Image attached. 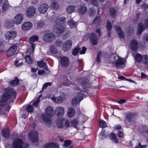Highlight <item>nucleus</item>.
<instances>
[{
    "instance_id": "obj_1",
    "label": "nucleus",
    "mask_w": 148,
    "mask_h": 148,
    "mask_svg": "<svg viewBox=\"0 0 148 148\" xmlns=\"http://www.w3.org/2000/svg\"><path fill=\"white\" fill-rule=\"evenodd\" d=\"M16 95V92L13 88H8L7 91L2 96L1 101L0 102V107H3L5 105V101L12 96L15 99Z\"/></svg>"
},
{
    "instance_id": "obj_2",
    "label": "nucleus",
    "mask_w": 148,
    "mask_h": 148,
    "mask_svg": "<svg viewBox=\"0 0 148 148\" xmlns=\"http://www.w3.org/2000/svg\"><path fill=\"white\" fill-rule=\"evenodd\" d=\"M66 22V19L64 17L57 18L56 21V24L54 26V31L58 33L63 32L65 30V27L63 25Z\"/></svg>"
},
{
    "instance_id": "obj_3",
    "label": "nucleus",
    "mask_w": 148,
    "mask_h": 148,
    "mask_svg": "<svg viewBox=\"0 0 148 148\" xmlns=\"http://www.w3.org/2000/svg\"><path fill=\"white\" fill-rule=\"evenodd\" d=\"M53 110L52 107L48 106L45 109V114L42 115V119L47 124V125H50L51 124V122L50 117L53 116Z\"/></svg>"
},
{
    "instance_id": "obj_4",
    "label": "nucleus",
    "mask_w": 148,
    "mask_h": 148,
    "mask_svg": "<svg viewBox=\"0 0 148 148\" xmlns=\"http://www.w3.org/2000/svg\"><path fill=\"white\" fill-rule=\"evenodd\" d=\"M114 61L112 62L113 65H115V67L117 68H123L125 66L126 60L122 58H119L117 55H115L113 56Z\"/></svg>"
},
{
    "instance_id": "obj_5",
    "label": "nucleus",
    "mask_w": 148,
    "mask_h": 148,
    "mask_svg": "<svg viewBox=\"0 0 148 148\" xmlns=\"http://www.w3.org/2000/svg\"><path fill=\"white\" fill-rule=\"evenodd\" d=\"M38 37L37 36H33L31 37L29 39V41L30 42L32 48H27L26 52L27 55L31 54H33L36 46V44H33L32 43L37 40L38 39Z\"/></svg>"
},
{
    "instance_id": "obj_6",
    "label": "nucleus",
    "mask_w": 148,
    "mask_h": 148,
    "mask_svg": "<svg viewBox=\"0 0 148 148\" xmlns=\"http://www.w3.org/2000/svg\"><path fill=\"white\" fill-rule=\"evenodd\" d=\"M28 146V144L24 143L22 140L19 138L16 139L13 144L14 148H27Z\"/></svg>"
},
{
    "instance_id": "obj_7",
    "label": "nucleus",
    "mask_w": 148,
    "mask_h": 148,
    "mask_svg": "<svg viewBox=\"0 0 148 148\" xmlns=\"http://www.w3.org/2000/svg\"><path fill=\"white\" fill-rule=\"evenodd\" d=\"M79 94L77 96L74 97L72 100V103L73 106H76L77 105L78 102H79L83 98L85 97V95L82 91L80 90V92H78Z\"/></svg>"
},
{
    "instance_id": "obj_8",
    "label": "nucleus",
    "mask_w": 148,
    "mask_h": 148,
    "mask_svg": "<svg viewBox=\"0 0 148 148\" xmlns=\"http://www.w3.org/2000/svg\"><path fill=\"white\" fill-rule=\"evenodd\" d=\"M44 40L47 42H51L55 39V35L52 32H46L43 36Z\"/></svg>"
},
{
    "instance_id": "obj_9",
    "label": "nucleus",
    "mask_w": 148,
    "mask_h": 148,
    "mask_svg": "<svg viewBox=\"0 0 148 148\" xmlns=\"http://www.w3.org/2000/svg\"><path fill=\"white\" fill-rule=\"evenodd\" d=\"M56 122L57 126L59 128H62L64 126L66 127H67L69 126V121L65 119H57Z\"/></svg>"
},
{
    "instance_id": "obj_10",
    "label": "nucleus",
    "mask_w": 148,
    "mask_h": 148,
    "mask_svg": "<svg viewBox=\"0 0 148 148\" xmlns=\"http://www.w3.org/2000/svg\"><path fill=\"white\" fill-rule=\"evenodd\" d=\"M29 136L32 142L35 143L38 141V134L37 131L33 130L29 132Z\"/></svg>"
},
{
    "instance_id": "obj_11",
    "label": "nucleus",
    "mask_w": 148,
    "mask_h": 148,
    "mask_svg": "<svg viewBox=\"0 0 148 148\" xmlns=\"http://www.w3.org/2000/svg\"><path fill=\"white\" fill-rule=\"evenodd\" d=\"M136 117V114H130L127 115L125 121V124L129 126L132 123Z\"/></svg>"
},
{
    "instance_id": "obj_12",
    "label": "nucleus",
    "mask_w": 148,
    "mask_h": 148,
    "mask_svg": "<svg viewBox=\"0 0 148 148\" xmlns=\"http://www.w3.org/2000/svg\"><path fill=\"white\" fill-rule=\"evenodd\" d=\"M60 62L61 65L63 67H67L69 64V60L68 57H60Z\"/></svg>"
},
{
    "instance_id": "obj_13",
    "label": "nucleus",
    "mask_w": 148,
    "mask_h": 148,
    "mask_svg": "<svg viewBox=\"0 0 148 148\" xmlns=\"http://www.w3.org/2000/svg\"><path fill=\"white\" fill-rule=\"evenodd\" d=\"M17 49V46L15 45H12L7 51L6 55L8 57H10L14 55Z\"/></svg>"
},
{
    "instance_id": "obj_14",
    "label": "nucleus",
    "mask_w": 148,
    "mask_h": 148,
    "mask_svg": "<svg viewBox=\"0 0 148 148\" xmlns=\"http://www.w3.org/2000/svg\"><path fill=\"white\" fill-rule=\"evenodd\" d=\"M72 42L70 40H69L65 42L62 46V49L65 51H67L70 49L72 46Z\"/></svg>"
},
{
    "instance_id": "obj_15",
    "label": "nucleus",
    "mask_w": 148,
    "mask_h": 148,
    "mask_svg": "<svg viewBox=\"0 0 148 148\" xmlns=\"http://www.w3.org/2000/svg\"><path fill=\"white\" fill-rule=\"evenodd\" d=\"M23 19V14H18L14 17L13 21L14 23L16 24H19L21 23Z\"/></svg>"
},
{
    "instance_id": "obj_16",
    "label": "nucleus",
    "mask_w": 148,
    "mask_h": 148,
    "mask_svg": "<svg viewBox=\"0 0 148 148\" xmlns=\"http://www.w3.org/2000/svg\"><path fill=\"white\" fill-rule=\"evenodd\" d=\"M36 8L33 6H30L26 10V14L29 17L33 16L36 12Z\"/></svg>"
},
{
    "instance_id": "obj_17",
    "label": "nucleus",
    "mask_w": 148,
    "mask_h": 148,
    "mask_svg": "<svg viewBox=\"0 0 148 148\" xmlns=\"http://www.w3.org/2000/svg\"><path fill=\"white\" fill-rule=\"evenodd\" d=\"M48 8L49 6L47 4H42L38 8L39 12L40 14H45L47 12Z\"/></svg>"
},
{
    "instance_id": "obj_18",
    "label": "nucleus",
    "mask_w": 148,
    "mask_h": 148,
    "mask_svg": "<svg viewBox=\"0 0 148 148\" xmlns=\"http://www.w3.org/2000/svg\"><path fill=\"white\" fill-rule=\"evenodd\" d=\"M64 109L62 107H58L55 109V113L58 116H62L64 114Z\"/></svg>"
},
{
    "instance_id": "obj_19",
    "label": "nucleus",
    "mask_w": 148,
    "mask_h": 148,
    "mask_svg": "<svg viewBox=\"0 0 148 148\" xmlns=\"http://www.w3.org/2000/svg\"><path fill=\"white\" fill-rule=\"evenodd\" d=\"M32 27V24L30 22L26 21L22 25V28L24 30L31 29Z\"/></svg>"
},
{
    "instance_id": "obj_20",
    "label": "nucleus",
    "mask_w": 148,
    "mask_h": 148,
    "mask_svg": "<svg viewBox=\"0 0 148 148\" xmlns=\"http://www.w3.org/2000/svg\"><path fill=\"white\" fill-rule=\"evenodd\" d=\"M16 35V33L15 32H8L6 33L5 37L7 39H13Z\"/></svg>"
},
{
    "instance_id": "obj_21",
    "label": "nucleus",
    "mask_w": 148,
    "mask_h": 148,
    "mask_svg": "<svg viewBox=\"0 0 148 148\" xmlns=\"http://www.w3.org/2000/svg\"><path fill=\"white\" fill-rule=\"evenodd\" d=\"M131 49L136 52L138 49V44L137 41L133 39L132 40L130 43Z\"/></svg>"
},
{
    "instance_id": "obj_22",
    "label": "nucleus",
    "mask_w": 148,
    "mask_h": 148,
    "mask_svg": "<svg viewBox=\"0 0 148 148\" xmlns=\"http://www.w3.org/2000/svg\"><path fill=\"white\" fill-rule=\"evenodd\" d=\"M90 41L93 45H96L97 44L98 40L96 34L92 33L90 36Z\"/></svg>"
},
{
    "instance_id": "obj_23",
    "label": "nucleus",
    "mask_w": 148,
    "mask_h": 148,
    "mask_svg": "<svg viewBox=\"0 0 148 148\" xmlns=\"http://www.w3.org/2000/svg\"><path fill=\"white\" fill-rule=\"evenodd\" d=\"M116 30L118 32L119 36L122 39L124 38V36L123 32L122 31L121 28L119 26H116L115 27Z\"/></svg>"
},
{
    "instance_id": "obj_24",
    "label": "nucleus",
    "mask_w": 148,
    "mask_h": 148,
    "mask_svg": "<svg viewBox=\"0 0 148 148\" xmlns=\"http://www.w3.org/2000/svg\"><path fill=\"white\" fill-rule=\"evenodd\" d=\"M44 148H59L58 146L53 143H48L45 145Z\"/></svg>"
},
{
    "instance_id": "obj_25",
    "label": "nucleus",
    "mask_w": 148,
    "mask_h": 148,
    "mask_svg": "<svg viewBox=\"0 0 148 148\" xmlns=\"http://www.w3.org/2000/svg\"><path fill=\"white\" fill-rule=\"evenodd\" d=\"M138 34L140 35L145 29L144 25L142 23H139L138 25Z\"/></svg>"
},
{
    "instance_id": "obj_26",
    "label": "nucleus",
    "mask_w": 148,
    "mask_h": 148,
    "mask_svg": "<svg viewBox=\"0 0 148 148\" xmlns=\"http://www.w3.org/2000/svg\"><path fill=\"white\" fill-rule=\"evenodd\" d=\"M51 99L54 102L58 103H62L63 101L62 98L60 97H53Z\"/></svg>"
},
{
    "instance_id": "obj_27",
    "label": "nucleus",
    "mask_w": 148,
    "mask_h": 148,
    "mask_svg": "<svg viewBox=\"0 0 148 148\" xmlns=\"http://www.w3.org/2000/svg\"><path fill=\"white\" fill-rule=\"evenodd\" d=\"M67 23L71 28H75L77 25V22L74 21L72 19L69 20L67 22Z\"/></svg>"
},
{
    "instance_id": "obj_28",
    "label": "nucleus",
    "mask_w": 148,
    "mask_h": 148,
    "mask_svg": "<svg viewBox=\"0 0 148 148\" xmlns=\"http://www.w3.org/2000/svg\"><path fill=\"white\" fill-rule=\"evenodd\" d=\"M87 8L85 6H82L78 10L77 12L81 14H84L87 11Z\"/></svg>"
},
{
    "instance_id": "obj_29",
    "label": "nucleus",
    "mask_w": 148,
    "mask_h": 148,
    "mask_svg": "<svg viewBox=\"0 0 148 148\" xmlns=\"http://www.w3.org/2000/svg\"><path fill=\"white\" fill-rule=\"evenodd\" d=\"M2 133L3 136L5 138H8L9 136V130L8 129H3L2 130Z\"/></svg>"
},
{
    "instance_id": "obj_30",
    "label": "nucleus",
    "mask_w": 148,
    "mask_h": 148,
    "mask_svg": "<svg viewBox=\"0 0 148 148\" xmlns=\"http://www.w3.org/2000/svg\"><path fill=\"white\" fill-rule=\"evenodd\" d=\"M75 112L74 109L73 108H70L68 109V116L70 117H71L74 115Z\"/></svg>"
},
{
    "instance_id": "obj_31",
    "label": "nucleus",
    "mask_w": 148,
    "mask_h": 148,
    "mask_svg": "<svg viewBox=\"0 0 148 148\" xmlns=\"http://www.w3.org/2000/svg\"><path fill=\"white\" fill-rule=\"evenodd\" d=\"M75 8L73 5H69L66 8V12L70 14L73 12L75 10Z\"/></svg>"
},
{
    "instance_id": "obj_32",
    "label": "nucleus",
    "mask_w": 148,
    "mask_h": 148,
    "mask_svg": "<svg viewBox=\"0 0 148 148\" xmlns=\"http://www.w3.org/2000/svg\"><path fill=\"white\" fill-rule=\"evenodd\" d=\"M50 7L54 10H57L59 7V4L55 1H53L51 4Z\"/></svg>"
},
{
    "instance_id": "obj_33",
    "label": "nucleus",
    "mask_w": 148,
    "mask_h": 148,
    "mask_svg": "<svg viewBox=\"0 0 148 148\" xmlns=\"http://www.w3.org/2000/svg\"><path fill=\"white\" fill-rule=\"evenodd\" d=\"M143 55L140 54L136 53L135 56V59L136 62H140L142 61Z\"/></svg>"
},
{
    "instance_id": "obj_34",
    "label": "nucleus",
    "mask_w": 148,
    "mask_h": 148,
    "mask_svg": "<svg viewBox=\"0 0 148 148\" xmlns=\"http://www.w3.org/2000/svg\"><path fill=\"white\" fill-rule=\"evenodd\" d=\"M110 138L115 143H118V140L117 138L116 134H111Z\"/></svg>"
},
{
    "instance_id": "obj_35",
    "label": "nucleus",
    "mask_w": 148,
    "mask_h": 148,
    "mask_svg": "<svg viewBox=\"0 0 148 148\" xmlns=\"http://www.w3.org/2000/svg\"><path fill=\"white\" fill-rule=\"evenodd\" d=\"M89 82L88 79H84V81L81 84V86L83 87V88L84 89L85 88H87V86L89 85Z\"/></svg>"
},
{
    "instance_id": "obj_36",
    "label": "nucleus",
    "mask_w": 148,
    "mask_h": 148,
    "mask_svg": "<svg viewBox=\"0 0 148 148\" xmlns=\"http://www.w3.org/2000/svg\"><path fill=\"white\" fill-rule=\"evenodd\" d=\"M142 62L145 65L148 64V55H143Z\"/></svg>"
},
{
    "instance_id": "obj_37",
    "label": "nucleus",
    "mask_w": 148,
    "mask_h": 148,
    "mask_svg": "<svg viewBox=\"0 0 148 148\" xmlns=\"http://www.w3.org/2000/svg\"><path fill=\"white\" fill-rule=\"evenodd\" d=\"M19 83L17 77H16L14 80H12L10 82V84L12 86H15L17 85Z\"/></svg>"
},
{
    "instance_id": "obj_38",
    "label": "nucleus",
    "mask_w": 148,
    "mask_h": 148,
    "mask_svg": "<svg viewBox=\"0 0 148 148\" xmlns=\"http://www.w3.org/2000/svg\"><path fill=\"white\" fill-rule=\"evenodd\" d=\"M10 6L8 2L4 3L3 4L2 8L4 12L7 11L9 7Z\"/></svg>"
},
{
    "instance_id": "obj_39",
    "label": "nucleus",
    "mask_w": 148,
    "mask_h": 148,
    "mask_svg": "<svg viewBox=\"0 0 148 148\" xmlns=\"http://www.w3.org/2000/svg\"><path fill=\"white\" fill-rule=\"evenodd\" d=\"M81 48L77 47L73 49L72 51V54L74 56L77 55L81 50Z\"/></svg>"
},
{
    "instance_id": "obj_40",
    "label": "nucleus",
    "mask_w": 148,
    "mask_h": 148,
    "mask_svg": "<svg viewBox=\"0 0 148 148\" xmlns=\"http://www.w3.org/2000/svg\"><path fill=\"white\" fill-rule=\"evenodd\" d=\"M71 123L73 126L77 129V127L79 123V121L77 119H75L72 120Z\"/></svg>"
},
{
    "instance_id": "obj_41",
    "label": "nucleus",
    "mask_w": 148,
    "mask_h": 148,
    "mask_svg": "<svg viewBox=\"0 0 148 148\" xmlns=\"http://www.w3.org/2000/svg\"><path fill=\"white\" fill-rule=\"evenodd\" d=\"M96 11L94 8L93 7L89 9L88 11V14L90 16H92L95 14Z\"/></svg>"
},
{
    "instance_id": "obj_42",
    "label": "nucleus",
    "mask_w": 148,
    "mask_h": 148,
    "mask_svg": "<svg viewBox=\"0 0 148 148\" xmlns=\"http://www.w3.org/2000/svg\"><path fill=\"white\" fill-rule=\"evenodd\" d=\"M110 12L111 16H114L116 14V11L114 8H111L110 9Z\"/></svg>"
},
{
    "instance_id": "obj_43",
    "label": "nucleus",
    "mask_w": 148,
    "mask_h": 148,
    "mask_svg": "<svg viewBox=\"0 0 148 148\" xmlns=\"http://www.w3.org/2000/svg\"><path fill=\"white\" fill-rule=\"evenodd\" d=\"M99 125L102 128H103L107 127L106 122L102 120H101L100 121Z\"/></svg>"
},
{
    "instance_id": "obj_44",
    "label": "nucleus",
    "mask_w": 148,
    "mask_h": 148,
    "mask_svg": "<svg viewBox=\"0 0 148 148\" xmlns=\"http://www.w3.org/2000/svg\"><path fill=\"white\" fill-rule=\"evenodd\" d=\"M50 51L53 54H56L58 51L55 47L54 46L52 45L50 47Z\"/></svg>"
},
{
    "instance_id": "obj_45",
    "label": "nucleus",
    "mask_w": 148,
    "mask_h": 148,
    "mask_svg": "<svg viewBox=\"0 0 148 148\" xmlns=\"http://www.w3.org/2000/svg\"><path fill=\"white\" fill-rule=\"evenodd\" d=\"M105 132L104 130H102L101 133L99 135V138L101 139H103L106 137L104 134Z\"/></svg>"
},
{
    "instance_id": "obj_46",
    "label": "nucleus",
    "mask_w": 148,
    "mask_h": 148,
    "mask_svg": "<svg viewBox=\"0 0 148 148\" xmlns=\"http://www.w3.org/2000/svg\"><path fill=\"white\" fill-rule=\"evenodd\" d=\"M26 109L28 112H33L34 108L32 105H29L28 106Z\"/></svg>"
},
{
    "instance_id": "obj_47",
    "label": "nucleus",
    "mask_w": 148,
    "mask_h": 148,
    "mask_svg": "<svg viewBox=\"0 0 148 148\" xmlns=\"http://www.w3.org/2000/svg\"><path fill=\"white\" fill-rule=\"evenodd\" d=\"M51 85L52 83L50 82H48L45 83L42 86V90L46 89L48 86H50Z\"/></svg>"
},
{
    "instance_id": "obj_48",
    "label": "nucleus",
    "mask_w": 148,
    "mask_h": 148,
    "mask_svg": "<svg viewBox=\"0 0 148 148\" xmlns=\"http://www.w3.org/2000/svg\"><path fill=\"white\" fill-rule=\"evenodd\" d=\"M26 61L29 64L32 63L33 62L31 58L29 56H26L25 57Z\"/></svg>"
},
{
    "instance_id": "obj_49",
    "label": "nucleus",
    "mask_w": 148,
    "mask_h": 148,
    "mask_svg": "<svg viewBox=\"0 0 148 148\" xmlns=\"http://www.w3.org/2000/svg\"><path fill=\"white\" fill-rule=\"evenodd\" d=\"M23 64L22 62L20 61V60H16L14 62V64L16 66H22Z\"/></svg>"
},
{
    "instance_id": "obj_50",
    "label": "nucleus",
    "mask_w": 148,
    "mask_h": 148,
    "mask_svg": "<svg viewBox=\"0 0 148 148\" xmlns=\"http://www.w3.org/2000/svg\"><path fill=\"white\" fill-rule=\"evenodd\" d=\"M71 141L70 140H65L64 142V146L65 147H67L71 144Z\"/></svg>"
},
{
    "instance_id": "obj_51",
    "label": "nucleus",
    "mask_w": 148,
    "mask_h": 148,
    "mask_svg": "<svg viewBox=\"0 0 148 148\" xmlns=\"http://www.w3.org/2000/svg\"><path fill=\"white\" fill-rule=\"evenodd\" d=\"M45 23L43 21L40 20L37 23V26L39 27H42L44 26Z\"/></svg>"
},
{
    "instance_id": "obj_52",
    "label": "nucleus",
    "mask_w": 148,
    "mask_h": 148,
    "mask_svg": "<svg viewBox=\"0 0 148 148\" xmlns=\"http://www.w3.org/2000/svg\"><path fill=\"white\" fill-rule=\"evenodd\" d=\"M38 64L40 67H43L45 66L46 64L43 61H41L38 62Z\"/></svg>"
},
{
    "instance_id": "obj_53",
    "label": "nucleus",
    "mask_w": 148,
    "mask_h": 148,
    "mask_svg": "<svg viewBox=\"0 0 148 148\" xmlns=\"http://www.w3.org/2000/svg\"><path fill=\"white\" fill-rule=\"evenodd\" d=\"M102 54V52L99 51L98 52L97 55V61L98 63L99 62L101 61V57Z\"/></svg>"
},
{
    "instance_id": "obj_54",
    "label": "nucleus",
    "mask_w": 148,
    "mask_h": 148,
    "mask_svg": "<svg viewBox=\"0 0 148 148\" xmlns=\"http://www.w3.org/2000/svg\"><path fill=\"white\" fill-rule=\"evenodd\" d=\"M147 146L146 145H142L140 143H138L135 148H146Z\"/></svg>"
},
{
    "instance_id": "obj_55",
    "label": "nucleus",
    "mask_w": 148,
    "mask_h": 148,
    "mask_svg": "<svg viewBox=\"0 0 148 148\" xmlns=\"http://www.w3.org/2000/svg\"><path fill=\"white\" fill-rule=\"evenodd\" d=\"M106 27L108 30H110L112 28V25L111 23L108 21H107Z\"/></svg>"
},
{
    "instance_id": "obj_56",
    "label": "nucleus",
    "mask_w": 148,
    "mask_h": 148,
    "mask_svg": "<svg viewBox=\"0 0 148 148\" xmlns=\"http://www.w3.org/2000/svg\"><path fill=\"white\" fill-rule=\"evenodd\" d=\"M91 3L94 6H97L98 2L97 0H91Z\"/></svg>"
},
{
    "instance_id": "obj_57",
    "label": "nucleus",
    "mask_w": 148,
    "mask_h": 148,
    "mask_svg": "<svg viewBox=\"0 0 148 148\" xmlns=\"http://www.w3.org/2000/svg\"><path fill=\"white\" fill-rule=\"evenodd\" d=\"M5 47L4 43L2 42H0V51H2Z\"/></svg>"
},
{
    "instance_id": "obj_58",
    "label": "nucleus",
    "mask_w": 148,
    "mask_h": 148,
    "mask_svg": "<svg viewBox=\"0 0 148 148\" xmlns=\"http://www.w3.org/2000/svg\"><path fill=\"white\" fill-rule=\"evenodd\" d=\"M86 48L85 47H83L82 48V50H81L80 52V54H82L85 53L86 51Z\"/></svg>"
},
{
    "instance_id": "obj_59",
    "label": "nucleus",
    "mask_w": 148,
    "mask_h": 148,
    "mask_svg": "<svg viewBox=\"0 0 148 148\" xmlns=\"http://www.w3.org/2000/svg\"><path fill=\"white\" fill-rule=\"evenodd\" d=\"M39 99H38L36 101H34L33 103V105L36 107H37L38 106V103L39 101Z\"/></svg>"
},
{
    "instance_id": "obj_60",
    "label": "nucleus",
    "mask_w": 148,
    "mask_h": 148,
    "mask_svg": "<svg viewBox=\"0 0 148 148\" xmlns=\"http://www.w3.org/2000/svg\"><path fill=\"white\" fill-rule=\"evenodd\" d=\"M70 34V32L68 31L66 32L64 34L63 38L65 39L66 38L68 37Z\"/></svg>"
},
{
    "instance_id": "obj_61",
    "label": "nucleus",
    "mask_w": 148,
    "mask_h": 148,
    "mask_svg": "<svg viewBox=\"0 0 148 148\" xmlns=\"http://www.w3.org/2000/svg\"><path fill=\"white\" fill-rule=\"evenodd\" d=\"M45 73V71L44 70H39L38 72V74L40 75H44Z\"/></svg>"
},
{
    "instance_id": "obj_62",
    "label": "nucleus",
    "mask_w": 148,
    "mask_h": 148,
    "mask_svg": "<svg viewBox=\"0 0 148 148\" xmlns=\"http://www.w3.org/2000/svg\"><path fill=\"white\" fill-rule=\"evenodd\" d=\"M7 27L8 28H10L11 27L13 26V24L12 23V21H10L8 22L7 23Z\"/></svg>"
},
{
    "instance_id": "obj_63",
    "label": "nucleus",
    "mask_w": 148,
    "mask_h": 148,
    "mask_svg": "<svg viewBox=\"0 0 148 148\" xmlns=\"http://www.w3.org/2000/svg\"><path fill=\"white\" fill-rule=\"evenodd\" d=\"M62 44V42L61 41L58 40L56 42V45L58 47L61 46Z\"/></svg>"
},
{
    "instance_id": "obj_64",
    "label": "nucleus",
    "mask_w": 148,
    "mask_h": 148,
    "mask_svg": "<svg viewBox=\"0 0 148 148\" xmlns=\"http://www.w3.org/2000/svg\"><path fill=\"white\" fill-rule=\"evenodd\" d=\"M118 136L120 137L121 138H123V133L120 131H119L118 134Z\"/></svg>"
}]
</instances>
